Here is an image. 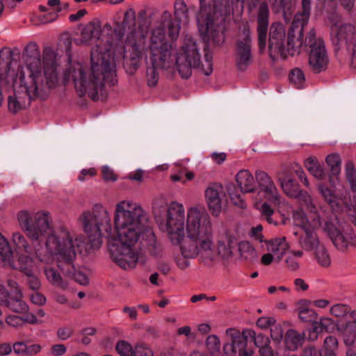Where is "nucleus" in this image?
<instances>
[{
	"label": "nucleus",
	"instance_id": "51",
	"mask_svg": "<svg viewBox=\"0 0 356 356\" xmlns=\"http://www.w3.org/2000/svg\"><path fill=\"white\" fill-rule=\"evenodd\" d=\"M330 312L334 316L343 317L350 312V308L346 305L336 304L330 307Z\"/></svg>",
	"mask_w": 356,
	"mask_h": 356
},
{
	"label": "nucleus",
	"instance_id": "17",
	"mask_svg": "<svg viewBox=\"0 0 356 356\" xmlns=\"http://www.w3.org/2000/svg\"><path fill=\"white\" fill-rule=\"evenodd\" d=\"M251 30L247 24L243 29V38L237 43L236 63L240 70H245L252 62Z\"/></svg>",
	"mask_w": 356,
	"mask_h": 356
},
{
	"label": "nucleus",
	"instance_id": "9",
	"mask_svg": "<svg viewBox=\"0 0 356 356\" xmlns=\"http://www.w3.org/2000/svg\"><path fill=\"white\" fill-rule=\"evenodd\" d=\"M327 24L330 40L339 60L343 61L350 53V65L356 68V28L351 24L345 23L336 13L329 16Z\"/></svg>",
	"mask_w": 356,
	"mask_h": 356
},
{
	"label": "nucleus",
	"instance_id": "63",
	"mask_svg": "<svg viewBox=\"0 0 356 356\" xmlns=\"http://www.w3.org/2000/svg\"><path fill=\"white\" fill-rule=\"evenodd\" d=\"M6 323L10 326L18 327L24 324V319L17 315H13L6 318Z\"/></svg>",
	"mask_w": 356,
	"mask_h": 356
},
{
	"label": "nucleus",
	"instance_id": "40",
	"mask_svg": "<svg viewBox=\"0 0 356 356\" xmlns=\"http://www.w3.org/2000/svg\"><path fill=\"white\" fill-rule=\"evenodd\" d=\"M253 201L254 207L260 211L261 217L270 224H276L271 217L274 213L273 209L266 202H259L257 197Z\"/></svg>",
	"mask_w": 356,
	"mask_h": 356
},
{
	"label": "nucleus",
	"instance_id": "50",
	"mask_svg": "<svg viewBox=\"0 0 356 356\" xmlns=\"http://www.w3.org/2000/svg\"><path fill=\"white\" fill-rule=\"evenodd\" d=\"M181 22L174 19L168 23V35L172 40H177L179 35Z\"/></svg>",
	"mask_w": 356,
	"mask_h": 356
},
{
	"label": "nucleus",
	"instance_id": "27",
	"mask_svg": "<svg viewBox=\"0 0 356 356\" xmlns=\"http://www.w3.org/2000/svg\"><path fill=\"white\" fill-rule=\"evenodd\" d=\"M235 179L243 193H253L257 188L254 177L248 170H241L236 175Z\"/></svg>",
	"mask_w": 356,
	"mask_h": 356
},
{
	"label": "nucleus",
	"instance_id": "42",
	"mask_svg": "<svg viewBox=\"0 0 356 356\" xmlns=\"http://www.w3.org/2000/svg\"><path fill=\"white\" fill-rule=\"evenodd\" d=\"M207 350L214 355L219 353L221 347V343L219 337L216 334H211L207 337L205 341Z\"/></svg>",
	"mask_w": 356,
	"mask_h": 356
},
{
	"label": "nucleus",
	"instance_id": "24",
	"mask_svg": "<svg viewBox=\"0 0 356 356\" xmlns=\"http://www.w3.org/2000/svg\"><path fill=\"white\" fill-rule=\"evenodd\" d=\"M267 250L273 254L275 261L279 263L286 253L290 250L291 246L285 236L276 237L266 243Z\"/></svg>",
	"mask_w": 356,
	"mask_h": 356
},
{
	"label": "nucleus",
	"instance_id": "12",
	"mask_svg": "<svg viewBox=\"0 0 356 356\" xmlns=\"http://www.w3.org/2000/svg\"><path fill=\"white\" fill-rule=\"evenodd\" d=\"M293 218L295 225L300 228V231L293 232L300 250L311 252L323 243L316 230L323 228L325 218L321 219L316 213L307 217L302 210L294 211Z\"/></svg>",
	"mask_w": 356,
	"mask_h": 356
},
{
	"label": "nucleus",
	"instance_id": "3",
	"mask_svg": "<svg viewBox=\"0 0 356 356\" xmlns=\"http://www.w3.org/2000/svg\"><path fill=\"white\" fill-rule=\"evenodd\" d=\"M148 216L140 204L124 200L115 206L113 224L115 234L108 236L112 260L124 270L136 267L139 260L137 245L144 236Z\"/></svg>",
	"mask_w": 356,
	"mask_h": 356
},
{
	"label": "nucleus",
	"instance_id": "39",
	"mask_svg": "<svg viewBox=\"0 0 356 356\" xmlns=\"http://www.w3.org/2000/svg\"><path fill=\"white\" fill-rule=\"evenodd\" d=\"M338 350V341L334 337L329 336L324 340L320 356H336Z\"/></svg>",
	"mask_w": 356,
	"mask_h": 356
},
{
	"label": "nucleus",
	"instance_id": "61",
	"mask_svg": "<svg viewBox=\"0 0 356 356\" xmlns=\"http://www.w3.org/2000/svg\"><path fill=\"white\" fill-rule=\"evenodd\" d=\"M275 323V320L272 317H261L257 321V325L261 328H267L271 327Z\"/></svg>",
	"mask_w": 356,
	"mask_h": 356
},
{
	"label": "nucleus",
	"instance_id": "53",
	"mask_svg": "<svg viewBox=\"0 0 356 356\" xmlns=\"http://www.w3.org/2000/svg\"><path fill=\"white\" fill-rule=\"evenodd\" d=\"M74 330L68 326L60 327L56 332L57 337L61 341H66L72 337Z\"/></svg>",
	"mask_w": 356,
	"mask_h": 356
},
{
	"label": "nucleus",
	"instance_id": "4",
	"mask_svg": "<svg viewBox=\"0 0 356 356\" xmlns=\"http://www.w3.org/2000/svg\"><path fill=\"white\" fill-rule=\"evenodd\" d=\"M114 68L110 52L107 48L102 49L98 43L91 51L90 65L71 63L64 72L63 79L72 82L79 96L88 93L92 99L97 100L104 83L113 82Z\"/></svg>",
	"mask_w": 356,
	"mask_h": 356
},
{
	"label": "nucleus",
	"instance_id": "57",
	"mask_svg": "<svg viewBox=\"0 0 356 356\" xmlns=\"http://www.w3.org/2000/svg\"><path fill=\"white\" fill-rule=\"evenodd\" d=\"M321 332V328H318L315 322L312 324L311 328H309L305 334H304V337H305L307 339L310 341H315L318 339V334Z\"/></svg>",
	"mask_w": 356,
	"mask_h": 356
},
{
	"label": "nucleus",
	"instance_id": "26",
	"mask_svg": "<svg viewBox=\"0 0 356 356\" xmlns=\"http://www.w3.org/2000/svg\"><path fill=\"white\" fill-rule=\"evenodd\" d=\"M20 264V269L27 276V283L29 287L33 290L37 291L40 287V281L38 277L33 275V260L29 255L25 257H20L19 259Z\"/></svg>",
	"mask_w": 356,
	"mask_h": 356
},
{
	"label": "nucleus",
	"instance_id": "29",
	"mask_svg": "<svg viewBox=\"0 0 356 356\" xmlns=\"http://www.w3.org/2000/svg\"><path fill=\"white\" fill-rule=\"evenodd\" d=\"M312 252L313 254L315 261L319 266L324 268H327L331 265V257L324 243H322Z\"/></svg>",
	"mask_w": 356,
	"mask_h": 356
},
{
	"label": "nucleus",
	"instance_id": "64",
	"mask_svg": "<svg viewBox=\"0 0 356 356\" xmlns=\"http://www.w3.org/2000/svg\"><path fill=\"white\" fill-rule=\"evenodd\" d=\"M26 343L23 341H17L13 343L12 349L14 353L18 355L25 354L26 353Z\"/></svg>",
	"mask_w": 356,
	"mask_h": 356
},
{
	"label": "nucleus",
	"instance_id": "22",
	"mask_svg": "<svg viewBox=\"0 0 356 356\" xmlns=\"http://www.w3.org/2000/svg\"><path fill=\"white\" fill-rule=\"evenodd\" d=\"M351 321L347 323H339L337 325V330L342 336L346 346L356 345V310L350 313Z\"/></svg>",
	"mask_w": 356,
	"mask_h": 356
},
{
	"label": "nucleus",
	"instance_id": "47",
	"mask_svg": "<svg viewBox=\"0 0 356 356\" xmlns=\"http://www.w3.org/2000/svg\"><path fill=\"white\" fill-rule=\"evenodd\" d=\"M247 332L248 336L253 338L254 345L259 348V349L266 348V346H270V340L267 336L262 334L256 335L254 332L251 330H247Z\"/></svg>",
	"mask_w": 356,
	"mask_h": 356
},
{
	"label": "nucleus",
	"instance_id": "2",
	"mask_svg": "<svg viewBox=\"0 0 356 356\" xmlns=\"http://www.w3.org/2000/svg\"><path fill=\"white\" fill-rule=\"evenodd\" d=\"M26 74H20L13 93L8 97V110L13 113L28 107L32 99L47 98L58 84L56 56L51 49H45L41 59L38 46L29 44L26 47Z\"/></svg>",
	"mask_w": 356,
	"mask_h": 356
},
{
	"label": "nucleus",
	"instance_id": "38",
	"mask_svg": "<svg viewBox=\"0 0 356 356\" xmlns=\"http://www.w3.org/2000/svg\"><path fill=\"white\" fill-rule=\"evenodd\" d=\"M280 185L285 193V194L291 197H293L298 195L300 191L299 184L295 181L293 179L290 177H286L284 179H280Z\"/></svg>",
	"mask_w": 356,
	"mask_h": 356
},
{
	"label": "nucleus",
	"instance_id": "35",
	"mask_svg": "<svg viewBox=\"0 0 356 356\" xmlns=\"http://www.w3.org/2000/svg\"><path fill=\"white\" fill-rule=\"evenodd\" d=\"M311 302L307 300H301L298 303V311L300 318L305 322H309L316 318V312L309 305Z\"/></svg>",
	"mask_w": 356,
	"mask_h": 356
},
{
	"label": "nucleus",
	"instance_id": "11",
	"mask_svg": "<svg viewBox=\"0 0 356 356\" xmlns=\"http://www.w3.org/2000/svg\"><path fill=\"white\" fill-rule=\"evenodd\" d=\"M79 220L92 248H100L103 236H111L112 225L110 213L102 204H96L90 209L84 211Z\"/></svg>",
	"mask_w": 356,
	"mask_h": 356
},
{
	"label": "nucleus",
	"instance_id": "7",
	"mask_svg": "<svg viewBox=\"0 0 356 356\" xmlns=\"http://www.w3.org/2000/svg\"><path fill=\"white\" fill-rule=\"evenodd\" d=\"M213 56L202 49L200 44L191 37H186L181 46L176 53L175 65L182 78L188 79L193 69H199L206 76L213 72Z\"/></svg>",
	"mask_w": 356,
	"mask_h": 356
},
{
	"label": "nucleus",
	"instance_id": "36",
	"mask_svg": "<svg viewBox=\"0 0 356 356\" xmlns=\"http://www.w3.org/2000/svg\"><path fill=\"white\" fill-rule=\"evenodd\" d=\"M47 280L54 286L65 289L67 283L63 280L60 273L54 268L46 267L44 270Z\"/></svg>",
	"mask_w": 356,
	"mask_h": 356
},
{
	"label": "nucleus",
	"instance_id": "55",
	"mask_svg": "<svg viewBox=\"0 0 356 356\" xmlns=\"http://www.w3.org/2000/svg\"><path fill=\"white\" fill-rule=\"evenodd\" d=\"M102 172L103 179L106 181H115L118 179V177L114 173L113 170L108 165L102 166Z\"/></svg>",
	"mask_w": 356,
	"mask_h": 356
},
{
	"label": "nucleus",
	"instance_id": "52",
	"mask_svg": "<svg viewBox=\"0 0 356 356\" xmlns=\"http://www.w3.org/2000/svg\"><path fill=\"white\" fill-rule=\"evenodd\" d=\"M133 356H154V353L148 346L139 343L134 346Z\"/></svg>",
	"mask_w": 356,
	"mask_h": 356
},
{
	"label": "nucleus",
	"instance_id": "41",
	"mask_svg": "<svg viewBox=\"0 0 356 356\" xmlns=\"http://www.w3.org/2000/svg\"><path fill=\"white\" fill-rule=\"evenodd\" d=\"M325 161L334 175H337L340 172L341 159L338 154L332 153L327 155Z\"/></svg>",
	"mask_w": 356,
	"mask_h": 356
},
{
	"label": "nucleus",
	"instance_id": "18",
	"mask_svg": "<svg viewBox=\"0 0 356 356\" xmlns=\"http://www.w3.org/2000/svg\"><path fill=\"white\" fill-rule=\"evenodd\" d=\"M330 59L323 40L312 43L309 54V64L316 73L325 71L329 64Z\"/></svg>",
	"mask_w": 356,
	"mask_h": 356
},
{
	"label": "nucleus",
	"instance_id": "37",
	"mask_svg": "<svg viewBox=\"0 0 356 356\" xmlns=\"http://www.w3.org/2000/svg\"><path fill=\"white\" fill-rule=\"evenodd\" d=\"M238 252L242 259L252 261L257 257V253L253 245L248 241H241L238 244Z\"/></svg>",
	"mask_w": 356,
	"mask_h": 356
},
{
	"label": "nucleus",
	"instance_id": "48",
	"mask_svg": "<svg viewBox=\"0 0 356 356\" xmlns=\"http://www.w3.org/2000/svg\"><path fill=\"white\" fill-rule=\"evenodd\" d=\"M339 323H346L343 321H339L337 323H334V321L330 318H322L320 321H316L315 323L317 325L318 328H321V331L325 332H332L334 329L335 326L337 327V325Z\"/></svg>",
	"mask_w": 356,
	"mask_h": 356
},
{
	"label": "nucleus",
	"instance_id": "1",
	"mask_svg": "<svg viewBox=\"0 0 356 356\" xmlns=\"http://www.w3.org/2000/svg\"><path fill=\"white\" fill-rule=\"evenodd\" d=\"M156 222L185 258L199 257L202 262L210 266L218 257L227 259L232 255L229 241H218L216 250L211 218L204 209L191 207L186 213L182 204L172 202L168 207L165 219L156 218Z\"/></svg>",
	"mask_w": 356,
	"mask_h": 356
},
{
	"label": "nucleus",
	"instance_id": "34",
	"mask_svg": "<svg viewBox=\"0 0 356 356\" xmlns=\"http://www.w3.org/2000/svg\"><path fill=\"white\" fill-rule=\"evenodd\" d=\"M345 172L346 179L350 184L353 193H355L353 202H351L350 206L356 211V169L352 161H348L345 165Z\"/></svg>",
	"mask_w": 356,
	"mask_h": 356
},
{
	"label": "nucleus",
	"instance_id": "15",
	"mask_svg": "<svg viewBox=\"0 0 356 356\" xmlns=\"http://www.w3.org/2000/svg\"><path fill=\"white\" fill-rule=\"evenodd\" d=\"M336 218L325 220L323 227L335 248L341 252L356 248V235L352 232H341Z\"/></svg>",
	"mask_w": 356,
	"mask_h": 356
},
{
	"label": "nucleus",
	"instance_id": "6",
	"mask_svg": "<svg viewBox=\"0 0 356 356\" xmlns=\"http://www.w3.org/2000/svg\"><path fill=\"white\" fill-rule=\"evenodd\" d=\"M17 220L19 227L27 238L37 243H33L31 248L25 236L19 232L13 234V243L18 250L24 251L28 254H33L38 259L35 252V248L38 245L44 246L47 236L57 228L51 230L49 213L44 211L34 212L24 209L17 212Z\"/></svg>",
	"mask_w": 356,
	"mask_h": 356
},
{
	"label": "nucleus",
	"instance_id": "31",
	"mask_svg": "<svg viewBox=\"0 0 356 356\" xmlns=\"http://www.w3.org/2000/svg\"><path fill=\"white\" fill-rule=\"evenodd\" d=\"M304 341V335L295 330H289L285 336V345L289 350H296Z\"/></svg>",
	"mask_w": 356,
	"mask_h": 356
},
{
	"label": "nucleus",
	"instance_id": "54",
	"mask_svg": "<svg viewBox=\"0 0 356 356\" xmlns=\"http://www.w3.org/2000/svg\"><path fill=\"white\" fill-rule=\"evenodd\" d=\"M270 336L273 341L280 342L283 338V331L280 325L273 324L270 327Z\"/></svg>",
	"mask_w": 356,
	"mask_h": 356
},
{
	"label": "nucleus",
	"instance_id": "25",
	"mask_svg": "<svg viewBox=\"0 0 356 356\" xmlns=\"http://www.w3.org/2000/svg\"><path fill=\"white\" fill-rule=\"evenodd\" d=\"M142 245L145 252L149 255L158 257L161 256L163 248L161 243L157 241L154 232L151 229H147L142 238Z\"/></svg>",
	"mask_w": 356,
	"mask_h": 356
},
{
	"label": "nucleus",
	"instance_id": "33",
	"mask_svg": "<svg viewBox=\"0 0 356 356\" xmlns=\"http://www.w3.org/2000/svg\"><path fill=\"white\" fill-rule=\"evenodd\" d=\"M13 252L8 240L0 233V259L12 268Z\"/></svg>",
	"mask_w": 356,
	"mask_h": 356
},
{
	"label": "nucleus",
	"instance_id": "23",
	"mask_svg": "<svg viewBox=\"0 0 356 356\" xmlns=\"http://www.w3.org/2000/svg\"><path fill=\"white\" fill-rule=\"evenodd\" d=\"M102 24L99 19H94L86 24L81 32L80 42L81 44H92L100 39Z\"/></svg>",
	"mask_w": 356,
	"mask_h": 356
},
{
	"label": "nucleus",
	"instance_id": "44",
	"mask_svg": "<svg viewBox=\"0 0 356 356\" xmlns=\"http://www.w3.org/2000/svg\"><path fill=\"white\" fill-rule=\"evenodd\" d=\"M159 70H162L161 68L152 65H147L146 74L149 86L154 87L156 85L159 78L158 72Z\"/></svg>",
	"mask_w": 356,
	"mask_h": 356
},
{
	"label": "nucleus",
	"instance_id": "21",
	"mask_svg": "<svg viewBox=\"0 0 356 356\" xmlns=\"http://www.w3.org/2000/svg\"><path fill=\"white\" fill-rule=\"evenodd\" d=\"M269 10L266 3H262L259 8L257 15L258 44L261 51L266 48V34L268 27Z\"/></svg>",
	"mask_w": 356,
	"mask_h": 356
},
{
	"label": "nucleus",
	"instance_id": "59",
	"mask_svg": "<svg viewBox=\"0 0 356 356\" xmlns=\"http://www.w3.org/2000/svg\"><path fill=\"white\" fill-rule=\"evenodd\" d=\"M227 154L225 152H214L210 154V158L212 161L218 165L223 163L227 159Z\"/></svg>",
	"mask_w": 356,
	"mask_h": 356
},
{
	"label": "nucleus",
	"instance_id": "32",
	"mask_svg": "<svg viewBox=\"0 0 356 356\" xmlns=\"http://www.w3.org/2000/svg\"><path fill=\"white\" fill-rule=\"evenodd\" d=\"M302 12L295 15L293 22L305 28L308 22L311 14L312 0H301Z\"/></svg>",
	"mask_w": 356,
	"mask_h": 356
},
{
	"label": "nucleus",
	"instance_id": "62",
	"mask_svg": "<svg viewBox=\"0 0 356 356\" xmlns=\"http://www.w3.org/2000/svg\"><path fill=\"white\" fill-rule=\"evenodd\" d=\"M67 352V348L64 344H54L51 347V353L54 356H62Z\"/></svg>",
	"mask_w": 356,
	"mask_h": 356
},
{
	"label": "nucleus",
	"instance_id": "20",
	"mask_svg": "<svg viewBox=\"0 0 356 356\" xmlns=\"http://www.w3.org/2000/svg\"><path fill=\"white\" fill-rule=\"evenodd\" d=\"M223 193V188L218 184H211L205 190L206 202L213 215L218 216L221 211Z\"/></svg>",
	"mask_w": 356,
	"mask_h": 356
},
{
	"label": "nucleus",
	"instance_id": "56",
	"mask_svg": "<svg viewBox=\"0 0 356 356\" xmlns=\"http://www.w3.org/2000/svg\"><path fill=\"white\" fill-rule=\"evenodd\" d=\"M309 172L318 180H323L326 177V171L321 163L317 165L315 168H312Z\"/></svg>",
	"mask_w": 356,
	"mask_h": 356
},
{
	"label": "nucleus",
	"instance_id": "58",
	"mask_svg": "<svg viewBox=\"0 0 356 356\" xmlns=\"http://www.w3.org/2000/svg\"><path fill=\"white\" fill-rule=\"evenodd\" d=\"M97 175V170L93 168L83 169L79 175L78 176V180L80 181H84L88 178L95 177Z\"/></svg>",
	"mask_w": 356,
	"mask_h": 356
},
{
	"label": "nucleus",
	"instance_id": "8",
	"mask_svg": "<svg viewBox=\"0 0 356 356\" xmlns=\"http://www.w3.org/2000/svg\"><path fill=\"white\" fill-rule=\"evenodd\" d=\"M304 29L293 21L287 33L286 40V30L281 23H273L269 31L268 51L273 60L286 58L289 56H295L300 54L304 45Z\"/></svg>",
	"mask_w": 356,
	"mask_h": 356
},
{
	"label": "nucleus",
	"instance_id": "46",
	"mask_svg": "<svg viewBox=\"0 0 356 356\" xmlns=\"http://www.w3.org/2000/svg\"><path fill=\"white\" fill-rule=\"evenodd\" d=\"M175 19L183 21L188 19V10L186 3L183 1H177L175 3Z\"/></svg>",
	"mask_w": 356,
	"mask_h": 356
},
{
	"label": "nucleus",
	"instance_id": "30",
	"mask_svg": "<svg viewBox=\"0 0 356 356\" xmlns=\"http://www.w3.org/2000/svg\"><path fill=\"white\" fill-rule=\"evenodd\" d=\"M304 255L302 250H289L286 253V257L284 259V264L286 268L289 271H296L300 268L299 259H301Z\"/></svg>",
	"mask_w": 356,
	"mask_h": 356
},
{
	"label": "nucleus",
	"instance_id": "10",
	"mask_svg": "<svg viewBox=\"0 0 356 356\" xmlns=\"http://www.w3.org/2000/svg\"><path fill=\"white\" fill-rule=\"evenodd\" d=\"M233 11L229 0H213L209 6L201 7L197 18L201 35L212 39L218 44L223 42L220 24L225 21V17Z\"/></svg>",
	"mask_w": 356,
	"mask_h": 356
},
{
	"label": "nucleus",
	"instance_id": "45",
	"mask_svg": "<svg viewBox=\"0 0 356 356\" xmlns=\"http://www.w3.org/2000/svg\"><path fill=\"white\" fill-rule=\"evenodd\" d=\"M115 350L120 356H133L134 347L128 341L120 340L116 343Z\"/></svg>",
	"mask_w": 356,
	"mask_h": 356
},
{
	"label": "nucleus",
	"instance_id": "16",
	"mask_svg": "<svg viewBox=\"0 0 356 356\" xmlns=\"http://www.w3.org/2000/svg\"><path fill=\"white\" fill-rule=\"evenodd\" d=\"M8 286L10 291L6 289L3 285L0 284V302L14 312H26L29 307L22 300L23 295L17 282L13 280H9Z\"/></svg>",
	"mask_w": 356,
	"mask_h": 356
},
{
	"label": "nucleus",
	"instance_id": "28",
	"mask_svg": "<svg viewBox=\"0 0 356 356\" xmlns=\"http://www.w3.org/2000/svg\"><path fill=\"white\" fill-rule=\"evenodd\" d=\"M294 198H297L301 204L306 207L309 213L306 214L307 217H310L314 213H316L321 219L325 218L324 214L322 211H319L314 204L313 203L311 195L307 191H300L298 195Z\"/></svg>",
	"mask_w": 356,
	"mask_h": 356
},
{
	"label": "nucleus",
	"instance_id": "5",
	"mask_svg": "<svg viewBox=\"0 0 356 356\" xmlns=\"http://www.w3.org/2000/svg\"><path fill=\"white\" fill-rule=\"evenodd\" d=\"M83 243L81 236L60 225L47 236L44 246L38 245L35 252L40 261L49 264L57 261L58 268L65 276L73 278L81 285H87L89 283L88 275L81 270L77 271L74 265Z\"/></svg>",
	"mask_w": 356,
	"mask_h": 356
},
{
	"label": "nucleus",
	"instance_id": "43",
	"mask_svg": "<svg viewBox=\"0 0 356 356\" xmlns=\"http://www.w3.org/2000/svg\"><path fill=\"white\" fill-rule=\"evenodd\" d=\"M289 79L291 83L297 88H302L305 82V74L302 70L299 68H295L291 70Z\"/></svg>",
	"mask_w": 356,
	"mask_h": 356
},
{
	"label": "nucleus",
	"instance_id": "14",
	"mask_svg": "<svg viewBox=\"0 0 356 356\" xmlns=\"http://www.w3.org/2000/svg\"><path fill=\"white\" fill-rule=\"evenodd\" d=\"M228 341L222 346L225 356H253L254 351L248 347V332H242L235 328H228L226 330Z\"/></svg>",
	"mask_w": 356,
	"mask_h": 356
},
{
	"label": "nucleus",
	"instance_id": "13",
	"mask_svg": "<svg viewBox=\"0 0 356 356\" xmlns=\"http://www.w3.org/2000/svg\"><path fill=\"white\" fill-rule=\"evenodd\" d=\"M146 64L161 68L162 70L172 69L175 65L172 46L167 41L163 28H156L151 33L146 53Z\"/></svg>",
	"mask_w": 356,
	"mask_h": 356
},
{
	"label": "nucleus",
	"instance_id": "49",
	"mask_svg": "<svg viewBox=\"0 0 356 356\" xmlns=\"http://www.w3.org/2000/svg\"><path fill=\"white\" fill-rule=\"evenodd\" d=\"M318 190L324 199L330 204H339L336 195L334 193L326 186L321 184L318 186Z\"/></svg>",
	"mask_w": 356,
	"mask_h": 356
},
{
	"label": "nucleus",
	"instance_id": "19",
	"mask_svg": "<svg viewBox=\"0 0 356 356\" xmlns=\"http://www.w3.org/2000/svg\"><path fill=\"white\" fill-rule=\"evenodd\" d=\"M255 179L260 193H263L268 200L279 203L280 196L270 177L264 171L257 170L255 172Z\"/></svg>",
	"mask_w": 356,
	"mask_h": 356
},
{
	"label": "nucleus",
	"instance_id": "60",
	"mask_svg": "<svg viewBox=\"0 0 356 356\" xmlns=\"http://www.w3.org/2000/svg\"><path fill=\"white\" fill-rule=\"evenodd\" d=\"M31 300L34 305L41 306L45 304L47 299L43 294L35 291L31 294Z\"/></svg>",
	"mask_w": 356,
	"mask_h": 356
}]
</instances>
